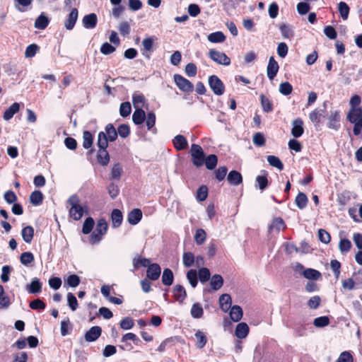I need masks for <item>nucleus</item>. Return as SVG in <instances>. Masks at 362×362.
Returning <instances> with one entry per match:
<instances>
[{
  "label": "nucleus",
  "instance_id": "obj_52",
  "mask_svg": "<svg viewBox=\"0 0 362 362\" xmlns=\"http://www.w3.org/2000/svg\"><path fill=\"white\" fill-rule=\"evenodd\" d=\"M131 111H132V107H131L130 103L124 102L120 105L119 114L122 117H125L129 116L131 113Z\"/></svg>",
  "mask_w": 362,
  "mask_h": 362
},
{
  "label": "nucleus",
  "instance_id": "obj_56",
  "mask_svg": "<svg viewBox=\"0 0 362 362\" xmlns=\"http://www.w3.org/2000/svg\"><path fill=\"white\" fill-rule=\"evenodd\" d=\"M134 325V320L129 317H126L123 318L120 322V327L122 329H130Z\"/></svg>",
  "mask_w": 362,
  "mask_h": 362
},
{
  "label": "nucleus",
  "instance_id": "obj_33",
  "mask_svg": "<svg viewBox=\"0 0 362 362\" xmlns=\"http://www.w3.org/2000/svg\"><path fill=\"white\" fill-rule=\"evenodd\" d=\"M173 273L170 269H165L163 272L162 282L165 286H170L173 282Z\"/></svg>",
  "mask_w": 362,
  "mask_h": 362
},
{
  "label": "nucleus",
  "instance_id": "obj_39",
  "mask_svg": "<svg viewBox=\"0 0 362 362\" xmlns=\"http://www.w3.org/2000/svg\"><path fill=\"white\" fill-rule=\"evenodd\" d=\"M351 243L346 238H341L339 243V249L341 253L344 254L348 252L351 248Z\"/></svg>",
  "mask_w": 362,
  "mask_h": 362
},
{
  "label": "nucleus",
  "instance_id": "obj_19",
  "mask_svg": "<svg viewBox=\"0 0 362 362\" xmlns=\"http://www.w3.org/2000/svg\"><path fill=\"white\" fill-rule=\"evenodd\" d=\"M123 216L120 210L113 209L111 214L112 226L118 228L122 222Z\"/></svg>",
  "mask_w": 362,
  "mask_h": 362
},
{
  "label": "nucleus",
  "instance_id": "obj_57",
  "mask_svg": "<svg viewBox=\"0 0 362 362\" xmlns=\"http://www.w3.org/2000/svg\"><path fill=\"white\" fill-rule=\"evenodd\" d=\"M208 196V188L205 185H202L197 192V199L199 201H204Z\"/></svg>",
  "mask_w": 362,
  "mask_h": 362
},
{
  "label": "nucleus",
  "instance_id": "obj_45",
  "mask_svg": "<svg viewBox=\"0 0 362 362\" xmlns=\"http://www.w3.org/2000/svg\"><path fill=\"white\" fill-rule=\"evenodd\" d=\"M108 141L106 134L105 132H101L98 134V146L100 149H106L108 146Z\"/></svg>",
  "mask_w": 362,
  "mask_h": 362
},
{
  "label": "nucleus",
  "instance_id": "obj_50",
  "mask_svg": "<svg viewBox=\"0 0 362 362\" xmlns=\"http://www.w3.org/2000/svg\"><path fill=\"white\" fill-rule=\"evenodd\" d=\"M206 238V232L202 229H197L196 230L195 235H194V240L197 243V245H202L203 244Z\"/></svg>",
  "mask_w": 362,
  "mask_h": 362
},
{
  "label": "nucleus",
  "instance_id": "obj_24",
  "mask_svg": "<svg viewBox=\"0 0 362 362\" xmlns=\"http://www.w3.org/2000/svg\"><path fill=\"white\" fill-rule=\"evenodd\" d=\"M132 264L134 269H138L140 267H146L150 264V260L147 258L136 256L132 260Z\"/></svg>",
  "mask_w": 362,
  "mask_h": 362
},
{
  "label": "nucleus",
  "instance_id": "obj_7",
  "mask_svg": "<svg viewBox=\"0 0 362 362\" xmlns=\"http://www.w3.org/2000/svg\"><path fill=\"white\" fill-rule=\"evenodd\" d=\"M78 16V10L76 8H72L68 17L64 21V26L67 30H71L74 28L76 22L77 21Z\"/></svg>",
  "mask_w": 362,
  "mask_h": 362
},
{
  "label": "nucleus",
  "instance_id": "obj_43",
  "mask_svg": "<svg viewBox=\"0 0 362 362\" xmlns=\"http://www.w3.org/2000/svg\"><path fill=\"white\" fill-rule=\"evenodd\" d=\"M95 222L93 218H87L83 224L82 232L84 234H89L93 228Z\"/></svg>",
  "mask_w": 362,
  "mask_h": 362
},
{
  "label": "nucleus",
  "instance_id": "obj_6",
  "mask_svg": "<svg viewBox=\"0 0 362 362\" xmlns=\"http://www.w3.org/2000/svg\"><path fill=\"white\" fill-rule=\"evenodd\" d=\"M279 64L273 57H270L269 63L267 68V76L270 80H272L276 75L279 71Z\"/></svg>",
  "mask_w": 362,
  "mask_h": 362
},
{
  "label": "nucleus",
  "instance_id": "obj_25",
  "mask_svg": "<svg viewBox=\"0 0 362 362\" xmlns=\"http://www.w3.org/2000/svg\"><path fill=\"white\" fill-rule=\"evenodd\" d=\"M21 235L23 240L27 243H30L34 236V229L32 226H26L22 229Z\"/></svg>",
  "mask_w": 362,
  "mask_h": 362
},
{
  "label": "nucleus",
  "instance_id": "obj_17",
  "mask_svg": "<svg viewBox=\"0 0 362 362\" xmlns=\"http://www.w3.org/2000/svg\"><path fill=\"white\" fill-rule=\"evenodd\" d=\"M227 180L230 185L234 186H237L243 182L241 174L236 170L230 171L228 175Z\"/></svg>",
  "mask_w": 362,
  "mask_h": 362
},
{
  "label": "nucleus",
  "instance_id": "obj_63",
  "mask_svg": "<svg viewBox=\"0 0 362 362\" xmlns=\"http://www.w3.org/2000/svg\"><path fill=\"white\" fill-rule=\"evenodd\" d=\"M38 49V46L35 44H31L27 47L25 52V57L26 58H31L34 57Z\"/></svg>",
  "mask_w": 362,
  "mask_h": 362
},
{
  "label": "nucleus",
  "instance_id": "obj_35",
  "mask_svg": "<svg viewBox=\"0 0 362 362\" xmlns=\"http://www.w3.org/2000/svg\"><path fill=\"white\" fill-rule=\"evenodd\" d=\"M133 105L135 109H142L145 103V98L142 94L133 95Z\"/></svg>",
  "mask_w": 362,
  "mask_h": 362
},
{
  "label": "nucleus",
  "instance_id": "obj_30",
  "mask_svg": "<svg viewBox=\"0 0 362 362\" xmlns=\"http://www.w3.org/2000/svg\"><path fill=\"white\" fill-rule=\"evenodd\" d=\"M146 117L145 112L142 109H135L132 115V120L136 124H141L144 122Z\"/></svg>",
  "mask_w": 362,
  "mask_h": 362
},
{
  "label": "nucleus",
  "instance_id": "obj_64",
  "mask_svg": "<svg viewBox=\"0 0 362 362\" xmlns=\"http://www.w3.org/2000/svg\"><path fill=\"white\" fill-rule=\"evenodd\" d=\"M256 182L258 185L259 189L264 190L268 185V180L265 175H258L256 177Z\"/></svg>",
  "mask_w": 362,
  "mask_h": 362
},
{
  "label": "nucleus",
  "instance_id": "obj_62",
  "mask_svg": "<svg viewBox=\"0 0 362 362\" xmlns=\"http://www.w3.org/2000/svg\"><path fill=\"white\" fill-rule=\"evenodd\" d=\"M66 283L71 287L75 288L80 283V278L76 274H71L66 279Z\"/></svg>",
  "mask_w": 362,
  "mask_h": 362
},
{
  "label": "nucleus",
  "instance_id": "obj_32",
  "mask_svg": "<svg viewBox=\"0 0 362 362\" xmlns=\"http://www.w3.org/2000/svg\"><path fill=\"white\" fill-rule=\"evenodd\" d=\"M49 18L43 13L40 14L35 22V28L40 30H44L49 23Z\"/></svg>",
  "mask_w": 362,
  "mask_h": 362
},
{
  "label": "nucleus",
  "instance_id": "obj_41",
  "mask_svg": "<svg viewBox=\"0 0 362 362\" xmlns=\"http://www.w3.org/2000/svg\"><path fill=\"white\" fill-rule=\"evenodd\" d=\"M322 115V111L321 110L315 109L309 115L310 120L315 124L317 125Z\"/></svg>",
  "mask_w": 362,
  "mask_h": 362
},
{
  "label": "nucleus",
  "instance_id": "obj_54",
  "mask_svg": "<svg viewBox=\"0 0 362 362\" xmlns=\"http://www.w3.org/2000/svg\"><path fill=\"white\" fill-rule=\"evenodd\" d=\"M329 323V319L327 316H322L315 318L313 321V325L316 327H324L328 325Z\"/></svg>",
  "mask_w": 362,
  "mask_h": 362
},
{
  "label": "nucleus",
  "instance_id": "obj_10",
  "mask_svg": "<svg viewBox=\"0 0 362 362\" xmlns=\"http://www.w3.org/2000/svg\"><path fill=\"white\" fill-rule=\"evenodd\" d=\"M98 21V18L95 13H90L86 15L82 20L83 26L86 29H93L95 27Z\"/></svg>",
  "mask_w": 362,
  "mask_h": 362
},
{
  "label": "nucleus",
  "instance_id": "obj_61",
  "mask_svg": "<svg viewBox=\"0 0 362 362\" xmlns=\"http://www.w3.org/2000/svg\"><path fill=\"white\" fill-rule=\"evenodd\" d=\"M83 146L85 148H89L93 144V137L89 132H84L83 134Z\"/></svg>",
  "mask_w": 362,
  "mask_h": 362
},
{
  "label": "nucleus",
  "instance_id": "obj_12",
  "mask_svg": "<svg viewBox=\"0 0 362 362\" xmlns=\"http://www.w3.org/2000/svg\"><path fill=\"white\" fill-rule=\"evenodd\" d=\"M347 119L351 123L362 122V110L361 108L350 109Z\"/></svg>",
  "mask_w": 362,
  "mask_h": 362
},
{
  "label": "nucleus",
  "instance_id": "obj_4",
  "mask_svg": "<svg viewBox=\"0 0 362 362\" xmlns=\"http://www.w3.org/2000/svg\"><path fill=\"white\" fill-rule=\"evenodd\" d=\"M174 81L179 89L183 92L191 93L194 89L193 84L180 74H175Z\"/></svg>",
  "mask_w": 362,
  "mask_h": 362
},
{
  "label": "nucleus",
  "instance_id": "obj_29",
  "mask_svg": "<svg viewBox=\"0 0 362 362\" xmlns=\"http://www.w3.org/2000/svg\"><path fill=\"white\" fill-rule=\"evenodd\" d=\"M207 39L212 43H218L223 42L226 40V37L222 32L217 31L209 34Z\"/></svg>",
  "mask_w": 362,
  "mask_h": 362
},
{
  "label": "nucleus",
  "instance_id": "obj_26",
  "mask_svg": "<svg viewBox=\"0 0 362 362\" xmlns=\"http://www.w3.org/2000/svg\"><path fill=\"white\" fill-rule=\"evenodd\" d=\"M230 317L233 322H238L243 317V310L239 305H234L230 308Z\"/></svg>",
  "mask_w": 362,
  "mask_h": 362
},
{
  "label": "nucleus",
  "instance_id": "obj_2",
  "mask_svg": "<svg viewBox=\"0 0 362 362\" xmlns=\"http://www.w3.org/2000/svg\"><path fill=\"white\" fill-rule=\"evenodd\" d=\"M192 163L197 167L202 166L204 163V153L202 148L198 144H192L190 150Z\"/></svg>",
  "mask_w": 362,
  "mask_h": 362
},
{
  "label": "nucleus",
  "instance_id": "obj_28",
  "mask_svg": "<svg viewBox=\"0 0 362 362\" xmlns=\"http://www.w3.org/2000/svg\"><path fill=\"white\" fill-rule=\"evenodd\" d=\"M195 257L191 252H184L182 255V264L185 267L194 265Z\"/></svg>",
  "mask_w": 362,
  "mask_h": 362
},
{
  "label": "nucleus",
  "instance_id": "obj_21",
  "mask_svg": "<svg viewBox=\"0 0 362 362\" xmlns=\"http://www.w3.org/2000/svg\"><path fill=\"white\" fill-rule=\"evenodd\" d=\"M173 293L176 300L182 303L187 296L185 288L181 285H175L173 288Z\"/></svg>",
  "mask_w": 362,
  "mask_h": 362
},
{
  "label": "nucleus",
  "instance_id": "obj_53",
  "mask_svg": "<svg viewBox=\"0 0 362 362\" xmlns=\"http://www.w3.org/2000/svg\"><path fill=\"white\" fill-rule=\"evenodd\" d=\"M20 260L22 264L28 265L34 260V256L30 252H25L21 255Z\"/></svg>",
  "mask_w": 362,
  "mask_h": 362
},
{
  "label": "nucleus",
  "instance_id": "obj_58",
  "mask_svg": "<svg viewBox=\"0 0 362 362\" xmlns=\"http://www.w3.org/2000/svg\"><path fill=\"white\" fill-rule=\"evenodd\" d=\"M67 303L71 310L75 311L78 308V301L72 293H67Z\"/></svg>",
  "mask_w": 362,
  "mask_h": 362
},
{
  "label": "nucleus",
  "instance_id": "obj_1",
  "mask_svg": "<svg viewBox=\"0 0 362 362\" xmlns=\"http://www.w3.org/2000/svg\"><path fill=\"white\" fill-rule=\"evenodd\" d=\"M69 204V217L74 221L80 220L86 213V209L80 203L79 197L76 195H71L67 200Z\"/></svg>",
  "mask_w": 362,
  "mask_h": 362
},
{
  "label": "nucleus",
  "instance_id": "obj_16",
  "mask_svg": "<svg viewBox=\"0 0 362 362\" xmlns=\"http://www.w3.org/2000/svg\"><path fill=\"white\" fill-rule=\"evenodd\" d=\"M286 226L284 221L280 218H274L269 226V233H279L284 230Z\"/></svg>",
  "mask_w": 362,
  "mask_h": 362
},
{
  "label": "nucleus",
  "instance_id": "obj_27",
  "mask_svg": "<svg viewBox=\"0 0 362 362\" xmlns=\"http://www.w3.org/2000/svg\"><path fill=\"white\" fill-rule=\"evenodd\" d=\"M223 284V279L219 274H215L211 277L210 285L213 290L217 291L220 289Z\"/></svg>",
  "mask_w": 362,
  "mask_h": 362
},
{
  "label": "nucleus",
  "instance_id": "obj_38",
  "mask_svg": "<svg viewBox=\"0 0 362 362\" xmlns=\"http://www.w3.org/2000/svg\"><path fill=\"white\" fill-rule=\"evenodd\" d=\"M295 202H296V206L299 209H304L306 206L307 203H308L307 196L303 192L298 193L296 197Z\"/></svg>",
  "mask_w": 362,
  "mask_h": 362
},
{
  "label": "nucleus",
  "instance_id": "obj_9",
  "mask_svg": "<svg viewBox=\"0 0 362 362\" xmlns=\"http://www.w3.org/2000/svg\"><path fill=\"white\" fill-rule=\"evenodd\" d=\"M303 122L301 119L298 118L293 121L291 134L293 136L298 138L300 137L304 132L303 127Z\"/></svg>",
  "mask_w": 362,
  "mask_h": 362
},
{
  "label": "nucleus",
  "instance_id": "obj_34",
  "mask_svg": "<svg viewBox=\"0 0 362 362\" xmlns=\"http://www.w3.org/2000/svg\"><path fill=\"white\" fill-rule=\"evenodd\" d=\"M190 314L193 318H200L204 314V310L201 304L197 303L192 305Z\"/></svg>",
  "mask_w": 362,
  "mask_h": 362
},
{
  "label": "nucleus",
  "instance_id": "obj_46",
  "mask_svg": "<svg viewBox=\"0 0 362 362\" xmlns=\"http://www.w3.org/2000/svg\"><path fill=\"white\" fill-rule=\"evenodd\" d=\"M267 160L272 166L276 168L279 170H283L284 165L278 157L275 156H268Z\"/></svg>",
  "mask_w": 362,
  "mask_h": 362
},
{
  "label": "nucleus",
  "instance_id": "obj_22",
  "mask_svg": "<svg viewBox=\"0 0 362 362\" xmlns=\"http://www.w3.org/2000/svg\"><path fill=\"white\" fill-rule=\"evenodd\" d=\"M27 289L30 293H38L42 291V284L38 278L33 279L31 283L27 285Z\"/></svg>",
  "mask_w": 362,
  "mask_h": 362
},
{
  "label": "nucleus",
  "instance_id": "obj_11",
  "mask_svg": "<svg viewBox=\"0 0 362 362\" xmlns=\"http://www.w3.org/2000/svg\"><path fill=\"white\" fill-rule=\"evenodd\" d=\"M339 112L337 110L332 111L329 117L328 127L334 130H338L340 127L339 123Z\"/></svg>",
  "mask_w": 362,
  "mask_h": 362
},
{
  "label": "nucleus",
  "instance_id": "obj_40",
  "mask_svg": "<svg viewBox=\"0 0 362 362\" xmlns=\"http://www.w3.org/2000/svg\"><path fill=\"white\" fill-rule=\"evenodd\" d=\"M105 133L110 141H115L117 137V132L112 124H109L105 127Z\"/></svg>",
  "mask_w": 362,
  "mask_h": 362
},
{
  "label": "nucleus",
  "instance_id": "obj_42",
  "mask_svg": "<svg viewBox=\"0 0 362 362\" xmlns=\"http://www.w3.org/2000/svg\"><path fill=\"white\" fill-rule=\"evenodd\" d=\"M218 159L216 156L214 154L209 155L206 158H204L206 167L209 170H213L217 165Z\"/></svg>",
  "mask_w": 362,
  "mask_h": 362
},
{
  "label": "nucleus",
  "instance_id": "obj_59",
  "mask_svg": "<svg viewBox=\"0 0 362 362\" xmlns=\"http://www.w3.org/2000/svg\"><path fill=\"white\" fill-rule=\"evenodd\" d=\"M292 86L288 82L281 83L279 86V92L284 95H288L291 93Z\"/></svg>",
  "mask_w": 362,
  "mask_h": 362
},
{
  "label": "nucleus",
  "instance_id": "obj_18",
  "mask_svg": "<svg viewBox=\"0 0 362 362\" xmlns=\"http://www.w3.org/2000/svg\"><path fill=\"white\" fill-rule=\"evenodd\" d=\"M20 110V105L18 103H13L8 109L6 110L3 115V118L6 121L10 120L13 115Z\"/></svg>",
  "mask_w": 362,
  "mask_h": 362
},
{
  "label": "nucleus",
  "instance_id": "obj_60",
  "mask_svg": "<svg viewBox=\"0 0 362 362\" xmlns=\"http://www.w3.org/2000/svg\"><path fill=\"white\" fill-rule=\"evenodd\" d=\"M318 238L322 243L325 244L329 243L331 240L329 233L324 229L318 230Z\"/></svg>",
  "mask_w": 362,
  "mask_h": 362
},
{
  "label": "nucleus",
  "instance_id": "obj_44",
  "mask_svg": "<svg viewBox=\"0 0 362 362\" xmlns=\"http://www.w3.org/2000/svg\"><path fill=\"white\" fill-rule=\"evenodd\" d=\"M338 10L341 17L344 20H346L349 17V7L347 5V4L344 1L339 2L338 4Z\"/></svg>",
  "mask_w": 362,
  "mask_h": 362
},
{
  "label": "nucleus",
  "instance_id": "obj_47",
  "mask_svg": "<svg viewBox=\"0 0 362 362\" xmlns=\"http://www.w3.org/2000/svg\"><path fill=\"white\" fill-rule=\"evenodd\" d=\"M187 279L192 286V287L195 288L197 285V272L195 269H189L187 272Z\"/></svg>",
  "mask_w": 362,
  "mask_h": 362
},
{
  "label": "nucleus",
  "instance_id": "obj_37",
  "mask_svg": "<svg viewBox=\"0 0 362 362\" xmlns=\"http://www.w3.org/2000/svg\"><path fill=\"white\" fill-rule=\"evenodd\" d=\"M195 337L197 339V347L199 349H202L207 342L206 336L202 331L198 330L195 333Z\"/></svg>",
  "mask_w": 362,
  "mask_h": 362
},
{
  "label": "nucleus",
  "instance_id": "obj_49",
  "mask_svg": "<svg viewBox=\"0 0 362 362\" xmlns=\"http://www.w3.org/2000/svg\"><path fill=\"white\" fill-rule=\"evenodd\" d=\"M43 199V195L40 191H34L30 197V202L37 206L39 205Z\"/></svg>",
  "mask_w": 362,
  "mask_h": 362
},
{
  "label": "nucleus",
  "instance_id": "obj_3",
  "mask_svg": "<svg viewBox=\"0 0 362 362\" xmlns=\"http://www.w3.org/2000/svg\"><path fill=\"white\" fill-rule=\"evenodd\" d=\"M209 86L216 95H221L225 91L223 82L216 75H212L209 78Z\"/></svg>",
  "mask_w": 362,
  "mask_h": 362
},
{
  "label": "nucleus",
  "instance_id": "obj_8",
  "mask_svg": "<svg viewBox=\"0 0 362 362\" xmlns=\"http://www.w3.org/2000/svg\"><path fill=\"white\" fill-rule=\"evenodd\" d=\"M160 267L157 264H149L147 269V276L152 281L157 280L160 275Z\"/></svg>",
  "mask_w": 362,
  "mask_h": 362
},
{
  "label": "nucleus",
  "instance_id": "obj_23",
  "mask_svg": "<svg viewBox=\"0 0 362 362\" xmlns=\"http://www.w3.org/2000/svg\"><path fill=\"white\" fill-rule=\"evenodd\" d=\"M173 144L177 151H181L187 148L188 142L185 136L177 135L173 139Z\"/></svg>",
  "mask_w": 362,
  "mask_h": 362
},
{
  "label": "nucleus",
  "instance_id": "obj_5",
  "mask_svg": "<svg viewBox=\"0 0 362 362\" xmlns=\"http://www.w3.org/2000/svg\"><path fill=\"white\" fill-rule=\"evenodd\" d=\"M209 57L218 64L228 66L230 64V58L223 52L216 49H210L209 52Z\"/></svg>",
  "mask_w": 362,
  "mask_h": 362
},
{
  "label": "nucleus",
  "instance_id": "obj_55",
  "mask_svg": "<svg viewBox=\"0 0 362 362\" xmlns=\"http://www.w3.org/2000/svg\"><path fill=\"white\" fill-rule=\"evenodd\" d=\"M100 50L103 54L107 55L115 52L116 48L108 42H104L102 44Z\"/></svg>",
  "mask_w": 362,
  "mask_h": 362
},
{
  "label": "nucleus",
  "instance_id": "obj_48",
  "mask_svg": "<svg viewBox=\"0 0 362 362\" xmlns=\"http://www.w3.org/2000/svg\"><path fill=\"white\" fill-rule=\"evenodd\" d=\"M107 230V221L104 218H100L98 221L95 232L100 233L102 235H104Z\"/></svg>",
  "mask_w": 362,
  "mask_h": 362
},
{
  "label": "nucleus",
  "instance_id": "obj_51",
  "mask_svg": "<svg viewBox=\"0 0 362 362\" xmlns=\"http://www.w3.org/2000/svg\"><path fill=\"white\" fill-rule=\"evenodd\" d=\"M199 279L202 283H205L210 279V272L206 267H202L199 269Z\"/></svg>",
  "mask_w": 362,
  "mask_h": 362
},
{
  "label": "nucleus",
  "instance_id": "obj_31",
  "mask_svg": "<svg viewBox=\"0 0 362 362\" xmlns=\"http://www.w3.org/2000/svg\"><path fill=\"white\" fill-rule=\"evenodd\" d=\"M97 159L103 166L108 164L110 161V156L106 149H99L97 155Z\"/></svg>",
  "mask_w": 362,
  "mask_h": 362
},
{
  "label": "nucleus",
  "instance_id": "obj_20",
  "mask_svg": "<svg viewBox=\"0 0 362 362\" xmlns=\"http://www.w3.org/2000/svg\"><path fill=\"white\" fill-rule=\"evenodd\" d=\"M219 304L221 309L226 313L231 305V298L229 294H222L219 298Z\"/></svg>",
  "mask_w": 362,
  "mask_h": 362
},
{
  "label": "nucleus",
  "instance_id": "obj_15",
  "mask_svg": "<svg viewBox=\"0 0 362 362\" xmlns=\"http://www.w3.org/2000/svg\"><path fill=\"white\" fill-rule=\"evenodd\" d=\"M249 332V327L245 322L238 324L235 327V334L239 339H245Z\"/></svg>",
  "mask_w": 362,
  "mask_h": 362
},
{
  "label": "nucleus",
  "instance_id": "obj_13",
  "mask_svg": "<svg viewBox=\"0 0 362 362\" xmlns=\"http://www.w3.org/2000/svg\"><path fill=\"white\" fill-rule=\"evenodd\" d=\"M102 329L98 326L91 327L86 334L85 339L87 341H94L101 334Z\"/></svg>",
  "mask_w": 362,
  "mask_h": 362
},
{
  "label": "nucleus",
  "instance_id": "obj_14",
  "mask_svg": "<svg viewBox=\"0 0 362 362\" xmlns=\"http://www.w3.org/2000/svg\"><path fill=\"white\" fill-rule=\"evenodd\" d=\"M141 211L139 209H134L129 213L127 221L129 224L136 225L141 221Z\"/></svg>",
  "mask_w": 362,
  "mask_h": 362
},
{
  "label": "nucleus",
  "instance_id": "obj_36",
  "mask_svg": "<svg viewBox=\"0 0 362 362\" xmlns=\"http://www.w3.org/2000/svg\"><path fill=\"white\" fill-rule=\"evenodd\" d=\"M303 274L305 278L313 280H317L321 276V274L314 269H305L303 272Z\"/></svg>",
  "mask_w": 362,
  "mask_h": 362
}]
</instances>
